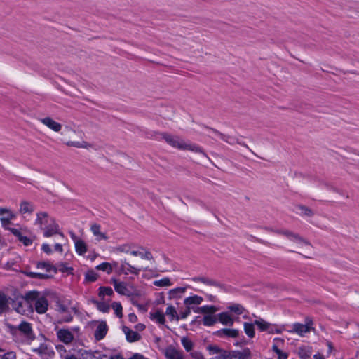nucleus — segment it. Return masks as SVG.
<instances>
[{
  "label": "nucleus",
  "mask_w": 359,
  "mask_h": 359,
  "mask_svg": "<svg viewBox=\"0 0 359 359\" xmlns=\"http://www.w3.org/2000/svg\"><path fill=\"white\" fill-rule=\"evenodd\" d=\"M25 298L32 302H35V311L38 313H45L48 307V302L47 299L42 296L40 292L36 290L29 291L25 294Z\"/></svg>",
  "instance_id": "nucleus-1"
},
{
  "label": "nucleus",
  "mask_w": 359,
  "mask_h": 359,
  "mask_svg": "<svg viewBox=\"0 0 359 359\" xmlns=\"http://www.w3.org/2000/svg\"><path fill=\"white\" fill-rule=\"evenodd\" d=\"M194 282H201L208 286H213L219 288L222 292L231 293L233 291V288L227 284L223 283L219 280L212 279L204 276H196L192 278Z\"/></svg>",
  "instance_id": "nucleus-2"
},
{
  "label": "nucleus",
  "mask_w": 359,
  "mask_h": 359,
  "mask_svg": "<svg viewBox=\"0 0 359 359\" xmlns=\"http://www.w3.org/2000/svg\"><path fill=\"white\" fill-rule=\"evenodd\" d=\"M158 135L170 146L183 149L185 143L178 136H174L166 133H159Z\"/></svg>",
  "instance_id": "nucleus-3"
},
{
  "label": "nucleus",
  "mask_w": 359,
  "mask_h": 359,
  "mask_svg": "<svg viewBox=\"0 0 359 359\" xmlns=\"http://www.w3.org/2000/svg\"><path fill=\"white\" fill-rule=\"evenodd\" d=\"M142 269L141 268H137L133 266H132L130 264L126 262V260L121 261V264L120 265L119 268L116 270V273L119 275L121 274H125L128 275V273H132L134 275H139L140 272Z\"/></svg>",
  "instance_id": "nucleus-4"
},
{
  "label": "nucleus",
  "mask_w": 359,
  "mask_h": 359,
  "mask_svg": "<svg viewBox=\"0 0 359 359\" xmlns=\"http://www.w3.org/2000/svg\"><path fill=\"white\" fill-rule=\"evenodd\" d=\"M313 324V321L309 318H306V323L302 324L296 323L292 325V332L297 333L300 336H303L304 334L309 332L311 330V325Z\"/></svg>",
  "instance_id": "nucleus-5"
},
{
  "label": "nucleus",
  "mask_w": 359,
  "mask_h": 359,
  "mask_svg": "<svg viewBox=\"0 0 359 359\" xmlns=\"http://www.w3.org/2000/svg\"><path fill=\"white\" fill-rule=\"evenodd\" d=\"M56 335L60 341L67 345L71 344L74 339V334L69 329H58L56 331Z\"/></svg>",
  "instance_id": "nucleus-6"
},
{
  "label": "nucleus",
  "mask_w": 359,
  "mask_h": 359,
  "mask_svg": "<svg viewBox=\"0 0 359 359\" xmlns=\"http://www.w3.org/2000/svg\"><path fill=\"white\" fill-rule=\"evenodd\" d=\"M207 128L208 130L212 131L215 134L218 135L221 140L227 142L228 144H234L237 143L238 144H241L242 146H244V147L248 148V147L244 142H240L235 137L223 134V133H220L219 131H218L217 130L212 128L207 127Z\"/></svg>",
  "instance_id": "nucleus-7"
},
{
  "label": "nucleus",
  "mask_w": 359,
  "mask_h": 359,
  "mask_svg": "<svg viewBox=\"0 0 359 359\" xmlns=\"http://www.w3.org/2000/svg\"><path fill=\"white\" fill-rule=\"evenodd\" d=\"M42 229H43V236L46 238L55 234H60L64 236L63 233L60 232L59 225L55 222V219H51L50 224L44 226Z\"/></svg>",
  "instance_id": "nucleus-8"
},
{
  "label": "nucleus",
  "mask_w": 359,
  "mask_h": 359,
  "mask_svg": "<svg viewBox=\"0 0 359 359\" xmlns=\"http://www.w3.org/2000/svg\"><path fill=\"white\" fill-rule=\"evenodd\" d=\"M30 301H28L25 298V295L22 296H17L12 302V306L15 309V311L18 313H24L25 309L24 308V305L29 304Z\"/></svg>",
  "instance_id": "nucleus-9"
},
{
  "label": "nucleus",
  "mask_w": 359,
  "mask_h": 359,
  "mask_svg": "<svg viewBox=\"0 0 359 359\" xmlns=\"http://www.w3.org/2000/svg\"><path fill=\"white\" fill-rule=\"evenodd\" d=\"M111 283L113 284L114 287V290L116 292H118L120 294L126 295L128 297H130L133 295L131 293L129 292L128 290L126 287V283L124 282L118 281L116 278H111Z\"/></svg>",
  "instance_id": "nucleus-10"
},
{
  "label": "nucleus",
  "mask_w": 359,
  "mask_h": 359,
  "mask_svg": "<svg viewBox=\"0 0 359 359\" xmlns=\"http://www.w3.org/2000/svg\"><path fill=\"white\" fill-rule=\"evenodd\" d=\"M213 334L221 338H236L239 335V331L238 330L236 329L222 328L219 330L215 332Z\"/></svg>",
  "instance_id": "nucleus-11"
},
{
  "label": "nucleus",
  "mask_w": 359,
  "mask_h": 359,
  "mask_svg": "<svg viewBox=\"0 0 359 359\" xmlns=\"http://www.w3.org/2000/svg\"><path fill=\"white\" fill-rule=\"evenodd\" d=\"M32 351L40 355L43 359H48L55 354V352L45 344H41L38 348H33Z\"/></svg>",
  "instance_id": "nucleus-12"
},
{
  "label": "nucleus",
  "mask_w": 359,
  "mask_h": 359,
  "mask_svg": "<svg viewBox=\"0 0 359 359\" xmlns=\"http://www.w3.org/2000/svg\"><path fill=\"white\" fill-rule=\"evenodd\" d=\"M51 219H54L49 217L46 212H39L36 214L35 224L39 225L41 229H43V226H46L50 224Z\"/></svg>",
  "instance_id": "nucleus-13"
},
{
  "label": "nucleus",
  "mask_w": 359,
  "mask_h": 359,
  "mask_svg": "<svg viewBox=\"0 0 359 359\" xmlns=\"http://www.w3.org/2000/svg\"><path fill=\"white\" fill-rule=\"evenodd\" d=\"M273 341L276 342L272 346L273 351L278 355V359H287L288 355L287 353L282 351L278 348V346L280 344H284V339L281 338H275Z\"/></svg>",
  "instance_id": "nucleus-14"
},
{
  "label": "nucleus",
  "mask_w": 359,
  "mask_h": 359,
  "mask_svg": "<svg viewBox=\"0 0 359 359\" xmlns=\"http://www.w3.org/2000/svg\"><path fill=\"white\" fill-rule=\"evenodd\" d=\"M108 331V327L105 321H102L97 325L94 337L96 340L100 341L104 338Z\"/></svg>",
  "instance_id": "nucleus-15"
},
{
  "label": "nucleus",
  "mask_w": 359,
  "mask_h": 359,
  "mask_svg": "<svg viewBox=\"0 0 359 359\" xmlns=\"http://www.w3.org/2000/svg\"><path fill=\"white\" fill-rule=\"evenodd\" d=\"M254 324L257 326L258 329L261 332L267 331L269 334L274 333L273 328L271 325L260 317L257 318V319L254 321Z\"/></svg>",
  "instance_id": "nucleus-16"
},
{
  "label": "nucleus",
  "mask_w": 359,
  "mask_h": 359,
  "mask_svg": "<svg viewBox=\"0 0 359 359\" xmlns=\"http://www.w3.org/2000/svg\"><path fill=\"white\" fill-rule=\"evenodd\" d=\"M122 330L126 334V340L128 342H135L141 339V336L138 332L132 330L131 329L126 326H123Z\"/></svg>",
  "instance_id": "nucleus-17"
},
{
  "label": "nucleus",
  "mask_w": 359,
  "mask_h": 359,
  "mask_svg": "<svg viewBox=\"0 0 359 359\" xmlns=\"http://www.w3.org/2000/svg\"><path fill=\"white\" fill-rule=\"evenodd\" d=\"M18 330L24 334L25 337H26L27 339H33L34 338V334L33 331L31 327V324L22 321L19 325H18Z\"/></svg>",
  "instance_id": "nucleus-18"
},
{
  "label": "nucleus",
  "mask_w": 359,
  "mask_h": 359,
  "mask_svg": "<svg viewBox=\"0 0 359 359\" xmlns=\"http://www.w3.org/2000/svg\"><path fill=\"white\" fill-rule=\"evenodd\" d=\"M11 233H13L20 242L22 243L25 246L31 245L33 243V239L23 236L21 231L17 229H11Z\"/></svg>",
  "instance_id": "nucleus-19"
},
{
  "label": "nucleus",
  "mask_w": 359,
  "mask_h": 359,
  "mask_svg": "<svg viewBox=\"0 0 359 359\" xmlns=\"http://www.w3.org/2000/svg\"><path fill=\"white\" fill-rule=\"evenodd\" d=\"M41 123H43L45 126L52 129L55 132H58L61 130L62 125L54 120H53L50 117H46L41 119Z\"/></svg>",
  "instance_id": "nucleus-20"
},
{
  "label": "nucleus",
  "mask_w": 359,
  "mask_h": 359,
  "mask_svg": "<svg viewBox=\"0 0 359 359\" xmlns=\"http://www.w3.org/2000/svg\"><path fill=\"white\" fill-rule=\"evenodd\" d=\"M217 320L226 326H232L234 323V320L228 312H222L217 314Z\"/></svg>",
  "instance_id": "nucleus-21"
},
{
  "label": "nucleus",
  "mask_w": 359,
  "mask_h": 359,
  "mask_svg": "<svg viewBox=\"0 0 359 359\" xmlns=\"http://www.w3.org/2000/svg\"><path fill=\"white\" fill-rule=\"evenodd\" d=\"M251 352L248 348H244L242 351H232V359H250Z\"/></svg>",
  "instance_id": "nucleus-22"
},
{
  "label": "nucleus",
  "mask_w": 359,
  "mask_h": 359,
  "mask_svg": "<svg viewBox=\"0 0 359 359\" xmlns=\"http://www.w3.org/2000/svg\"><path fill=\"white\" fill-rule=\"evenodd\" d=\"M100 225L98 224H93L90 226V231L93 233L94 236L97 237V241L100 240H107L108 237L104 233H102L100 231Z\"/></svg>",
  "instance_id": "nucleus-23"
},
{
  "label": "nucleus",
  "mask_w": 359,
  "mask_h": 359,
  "mask_svg": "<svg viewBox=\"0 0 359 359\" xmlns=\"http://www.w3.org/2000/svg\"><path fill=\"white\" fill-rule=\"evenodd\" d=\"M34 210V205L27 201H22L20 205V212L22 214H32Z\"/></svg>",
  "instance_id": "nucleus-24"
},
{
  "label": "nucleus",
  "mask_w": 359,
  "mask_h": 359,
  "mask_svg": "<svg viewBox=\"0 0 359 359\" xmlns=\"http://www.w3.org/2000/svg\"><path fill=\"white\" fill-rule=\"evenodd\" d=\"M166 359H183L182 353L175 348H168L165 353Z\"/></svg>",
  "instance_id": "nucleus-25"
},
{
  "label": "nucleus",
  "mask_w": 359,
  "mask_h": 359,
  "mask_svg": "<svg viewBox=\"0 0 359 359\" xmlns=\"http://www.w3.org/2000/svg\"><path fill=\"white\" fill-rule=\"evenodd\" d=\"M150 319L161 325H164L165 322L164 314L160 311H156L154 313H150Z\"/></svg>",
  "instance_id": "nucleus-26"
},
{
  "label": "nucleus",
  "mask_w": 359,
  "mask_h": 359,
  "mask_svg": "<svg viewBox=\"0 0 359 359\" xmlns=\"http://www.w3.org/2000/svg\"><path fill=\"white\" fill-rule=\"evenodd\" d=\"M202 302H203V298L200 296L195 294V295L185 298L184 300V304L186 306H189V305H191V304L199 305L201 304Z\"/></svg>",
  "instance_id": "nucleus-27"
},
{
  "label": "nucleus",
  "mask_w": 359,
  "mask_h": 359,
  "mask_svg": "<svg viewBox=\"0 0 359 359\" xmlns=\"http://www.w3.org/2000/svg\"><path fill=\"white\" fill-rule=\"evenodd\" d=\"M227 309L230 312L236 315H241L246 311L245 309L240 304H232L229 305Z\"/></svg>",
  "instance_id": "nucleus-28"
},
{
  "label": "nucleus",
  "mask_w": 359,
  "mask_h": 359,
  "mask_svg": "<svg viewBox=\"0 0 359 359\" xmlns=\"http://www.w3.org/2000/svg\"><path fill=\"white\" fill-rule=\"evenodd\" d=\"M9 309L8 306V299L5 294L0 292V313H4L8 311Z\"/></svg>",
  "instance_id": "nucleus-29"
},
{
  "label": "nucleus",
  "mask_w": 359,
  "mask_h": 359,
  "mask_svg": "<svg viewBox=\"0 0 359 359\" xmlns=\"http://www.w3.org/2000/svg\"><path fill=\"white\" fill-rule=\"evenodd\" d=\"M217 321V315H205L203 318V324L208 327L214 325Z\"/></svg>",
  "instance_id": "nucleus-30"
},
{
  "label": "nucleus",
  "mask_w": 359,
  "mask_h": 359,
  "mask_svg": "<svg viewBox=\"0 0 359 359\" xmlns=\"http://www.w3.org/2000/svg\"><path fill=\"white\" fill-rule=\"evenodd\" d=\"M75 250L79 255H83L87 252V245L83 240L76 241Z\"/></svg>",
  "instance_id": "nucleus-31"
},
{
  "label": "nucleus",
  "mask_w": 359,
  "mask_h": 359,
  "mask_svg": "<svg viewBox=\"0 0 359 359\" xmlns=\"http://www.w3.org/2000/svg\"><path fill=\"white\" fill-rule=\"evenodd\" d=\"M254 325H255V324H254V322L253 323H246L245 322L243 323L245 333L250 338H253L255 335Z\"/></svg>",
  "instance_id": "nucleus-32"
},
{
  "label": "nucleus",
  "mask_w": 359,
  "mask_h": 359,
  "mask_svg": "<svg viewBox=\"0 0 359 359\" xmlns=\"http://www.w3.org/2000/svg\"><path fill=\"white\" fill-rule=\"evenodd\" d=\"M36 268L38 269H44L46 272H51V271H53L54 273L57 272V269L46 262H38L36 264Z\"/></svg>",
  "instance_id": "nucleus-33"
},
{
  "label": "nucleus",
  "mask_w": 359,
  "mask_h": 359,
  "mask_svg": "<svg viewBox=\"0 0 359 359\" xmlns=\"http://www.w3.org/2000/svg\"><path fill=\"white\" fill-rule=\"evenodd\" d=\"M185 287H176L169 291L170 299L180 298L181 295L185 292Z\"/></svg>",
  "instance_id": "nucleus-34"
},
{
  "label": "nucleus",
  "mask_w": 359,
  "mask_h": 359,
  "mask_svg": "<svg viewBox=\"0 0 359 359\" xmlns=\"http://www.w3.org/2000/svg\"><path fill=\"white\" fill-rule=\"evenodd\" d=\"M165 314L170 316V320H179L180 316H178L175 308L173 306H169L167 307Z\"/></svg>",
  "instance_id": "nucleus-35"
},
{
  "label": "nucleus",
  "mask_w": 359,
  "mask_h": 359,
  "mask_svg": "<svg viewBox=\"0 0 359 359\" xmlns=\"http://www.w3.org/2000/svg\"><path fill=\"white\" fill-rule=\"evenodd\" d=\"M296 207L299 210H301V213H300L301 215L306 216V217H312L314 215V212H313V210L306 205L299 204V205H297Z\"/></svg>",
  "instance_id": "nucleus-36"
},
{
  "label": "nucleus",
  "mask_w": 359,
  "mask_h": 359,
  "mask_svg": "<svg viewBox=\"0 0 359 359\" xmlns=\"http://www.w3.org/2000/svg\"><path fill=\"white\" fill-rule=\"evenodd\" d=\"M93 304L96 305L97 309L102 312V313H107L109 311V306L104 302H99L97 300H93Z\"/></svg>",
  "instance_id": "nucleus-37"
},
{
  "label": "nucleus",
  "mask_w": 359,
  "mask_h": 359,
  "mask_svg": "<svg viewBox=\"0 0 359 359\" xmlns=\"http://www.w3.org/2000/svg\"><path fill=\"white\" fill-rule=\"evenodd\" d=\"M217 310L218 309L215 306L205 305L200 307V313L208 315L215 313Z\"/></svg>",
  "instance_id": "nucleus-38"
},
{
  "label": "nucleus",
  "mask_w": 359,
  "mask_h": 359,
  "mask_svg": "<svg viewBox=\"0 0 359 359\" xmlns=\"http://www.w3.org/2000/svg\"><path fill=\"white\" fill-rule=\"evenodd\" d=\"M113 294V290L109 287H100L99 288L98 295L101 299H104L105 295L111 296Z\"/></svg>",
  "instance_id": "nucleus-39"
},
{
  "label": "nucleus",
  "mask_w": 359,
  "mask_h": 359,
  "mask_svg": "<svg viewBox=\"0 0 359 359\" xmlns=\"http://www.w3.org/2000/svg\"><path fill=\"white\" fill-rule=\"evenodd\" d=\"M290 241H294L297 243H303L306 245H311V243L307 240L304 239L302 236H300L299 234L295 233L293 232L292 236H291V238H290Z\"/></svg>",
  "instance_id": "nucleus-40"
},
{
  "label": "nucleus",
  "mask_w": 359,
  "mask_h": 359,
  "mask_svg": "<svg viewBox=\"0 0 359 359\" xmlns=\"http://www.w3.org/2000/svg\"><path fill=\"white\" fill-rule=\"evenodd\" d=\"M181 343L186 351L189 352L192 350L194 344L189 338L186 337H182L181 339Z\"/></svg>",
  "instance_id": "nucleus-41"
},
{
  "label": "nucleus",
  "mask_w": 359,
  "mask_h": 359,
  "mask_svg": "<svg viewBox=\"0 0 359 359\" xmlns=\"http://www.w3.org/2000/svg\"><path fill=\"white\" fill-rule=\"evenodd\" d=\"M96 269L106 271L110 274L112 272V265L109 262H102L96 266Z\"/></svg>",
  "instance_id": "nucleus-42"
},
{
  "label": "nucleus",
  "mask_w": 359,
  "mask_h": 359,
  "mask_svg": "<svg viewBox=\"0 0 359 359\" xmlns=\"http://www.w3.org/2000/svg\"><path fill=\"white\" fill-rule=\"evenodd\" d=\"M183 150H191L197 153H201L203 155L205 156V154L203 151L202 149L196 145V144H184Z\"/></svg>",
  "instance_id": "nucleus-43"
},
{
  "label": "nucleus",
  "mask_w": 359,
  "mask_h": 359,
  "mask_svg": "<svg viewBox=\"0 0 359 359\" xmlns=\"http://www.w3.org/2000/svg\"><path fill=\"white\" fill-rule=\"evenodd\" d=\"M266 229L267 231H272V232H274L278 234L283 235L285 237H287L289 240H290V238H291V236H292V233H293L292 231H290L289 230H284V229L273 230L270 228H266Z\"/></svg>",
  "instance_id": "nucleus-44"
},
{
  "label": "nucleus",
  "mask_w": 359,
  "mask_h": 359,
  "mask_svg": "<svg viewBox=\"0 0 359 359\" xmlns=\"http://www.w3.org/2000/svg\"><path fill=\"white\" fill-rule=\"evenodd\" d=\"M98 275L93 270L88 271L85 274V280L88 282H95Z\"/></svg>",
  "instance_id": "nucleus-45"
},
{
  "label": "nucleus",
  "mask_w": 359,
  "mask_h": 359,
  "mask_svg": "<svg viewBox=\"0 0 359 359\" xmlns=\"http://www.w3.org/2000/svg\"><path fill=\"white\" fill-rule=\"evenodd\" d=\"M154 285L158 287H165L171 285L172 283L169 278H163L161 280H155Z\"/></svg>",
  "instance_id": "nucleus-46"
},
{
  "label": "nucleus",
  "mask_w": 359,
  "mask_h": 359,
  "mask_svg": "<svg viewBox=\"0 0 359 359\" xmlns=\"http://www.w3.org/2000/svg\"><path fill=\"white\" fill-rule=\"evenodd\" d=\"M111 307L114 310L115 314L118 318H121L123 316L122 313V306L120 302H114L111 304Z\"/></svg>",
  "instance_id": "nucleus-47"
},
{
  "label": "nucleus",
  "mask_w": 359,
  "mask_h": 359,
  "mask_svg": "<svg viewBox=\"0 0 359 359\" xmlns=\"http://www.w3.org/2000/svg\"><path fill=\"white\" fill-rule=\"evenodd\" d=\"M215 359H232V351H229L222 349L219 355L216 356Z\"/></svg>",
  "instance_id": "nucleus-48"
},
{
  "label": "nucleus",
  "mask_w": 359,
  "mask_h": 359,
  "mask_svg": "<svg viewBox=\"0 0 359 359\" xmlns=\"http://www.w3.org/2000/svg\"><path fill=\"white\" fill-rule=\"evenodd\" d=\"M3 228L11 232V229L13 228L9 227V224L11 223V220L8 217H1L0 219Z\"/></svg>",
  "instance_id": "nucleus-49"
},
{
  "label": "nucleus",
  "mask_w": 359,
  "mask_h": 359,
  "mask_svg": "<svg viewBox=\"0 0 359 359\" xmlns=\"http://www.w3.org/2000/svg\"><path fill=\"white\" fill-rule=\"evenodd\" d=\"M207 350L209 351L210 354H217L222 351V348L215 345H208L207 346Z\"/></svg>",
  "instance_id": "nucleus-50"
},
{
  "label": "nucleus",
  "mask_w": 359,
  "mask_h": 359,
  "mask_svg": "<svg viewBox=\"0 0 359 359\" xmlns=\"http://www.w3.org/2000/svg\"><path fill=\"white\" fill-rule=\"evenodd\" d=\"M141 249L144 250V252H140V257L142 259H145L147 260L153 259V255L149 251L146 250L143 247H141Z\"/></svg>",
  "instance_id": "nucleus-51"
},
{
  "label": "nucleus",
  "mask_w": 359,
  "mask_h": 359,
  "mask_svg": "<svg viewBox=\"0 0 359 359\" xmlns=\"http://www.w3.org/2000/svg\"><path fill=\"white\" fill-rule=\"evenodd\" d=\"M81 355L83 359H95V358L94 353L91 351L85 350L81 353Z\"/></svg>",
  "instance_id": "nucleus-52"
},
{
  "label": "nucleus",
  "mask_w": 359,
  "mask_h": 359,
  "mask_svg": "<svg viewBox=\"0 0 359 359\" xmlns=\"http://www.w3.org/2000/svg\"><path fill=\"white\" fill-rule=\"evenodd\" d=\"M86 144V142H72V141H69L67 143V144L68 146L75 147L77 148L85 147L86 146L84 144Z\"/></svg>",
  "instance_id": "nucleus-53"
},
{
  "label": "nucleus",
  "mask_w": 359,
  "mask_h": 359,
  "mask_svg": "<svg viewBox=\"0 0 359 359\" xmlns=\"http://www.w3.org/2000/svg\"><path fill=\"white\" fill-rule=\"evenodd\" d=\"M6 326L8 329V332L13 335L15 336L18 334V326H14L9 323L6 324Z\"/></svg>",
  "instance_id": "nucleus-54"
},
{
  "label": "nucleus",
  "mask_w": 359,
  "mask_h": 359,
  "mask_svg": "<svg viewBox=\"0 0 359 359\" xmlns=\"http://www.w3.org/2000/svg\"><path fill=\"white\" fill-rule=\"evenodd\" d=\"M56 306L57 310L60 313H66L68 311L67 307L65 304H62L60 301L57 302Z\"/></svg>",
  "instance_id": "nucleus-55"
},
{
  "label": "nucleus",
  "mask_w": 359,
  "mask_h": 359,
  "mask_svg": "<svg viewBox=\"0 0 359 359\" xmlns=\"http://www.w3.org/2000/svg\"><path fill=\"white\" fill-rule=\"evenodd\" d=\"M116 250L121 252L129 253L130 252V247L128 245H122L117 247Z\"/></svg>",
  "instance_id": "nucleus-56"
},
{
  "label": "nucleus",
  "mask_w": 359,
  "mask_h": 359,
  "mask_svg": "<svg viewBox=\"0 0 359 359\" xmlns=\"http://www.w3.org/2000/svg\"><path fill=\"white\" fill-rule=\"evenodd\" d=\"M16 358V355H15V353L13 351H10V352H7L6 353H5L1 359H15Z\"/></svg>",
  "instance_id": "nucleus-57"
},
{
  "label": "nucleus",
  "mask_w": 359,
  "mask_h": 359,
  "mask_svg": "<svg viewBox=\"0 0 359 359\" xmlns=\"http://www.w3.org/2000/svg\"><path fill=\"white\" fill-rule=\"evenodd\" d=\"M73 320V316L71 314L64 316L61 320L58 321L59 323H70Z\"/></svg>",
  "instance_id": "nucleus-58"
},
{
  "label": "nucleus",
  "mask_w": 359,
  "mask_h": 359,
  "mask_svg": "<svg viewBox=\"0 0 359 359\" xmlns=\"http://www.w3.org/2000/svg\"><path fill=\"white\" fill-rule=\"evenodd\" d=\"M191 313V308L187 306L186 309L180 313V318L182 319L186 318Z\"/></svg>",
  "instance_id": "nucleus-59"
},
{
  "label": "nucleus",
  "mask_w": 359,
  "mask_h": 359,
  "mask_svg": "<svg viewBox=\"0 0 359 359\" xmlns=\"http://www.w3.org/2000/svg\"><path fill=\"white\" fill-rule=\"evenodd\" d=\"M41 250L46 254H50L52 252V250L50 245L47 243H43L41 246Z\"/></svg>",
  "instance_id": "nucleus-60"
},
{
  "label": "nucleus",
  "mask_w": 359,
  "mask_h": 359,
  "mask_svg": "<svg viewBox=\"0 0 359 359\" xmlns=\"http://www.w3.org/2000/svg\"><path fill=\"white\" fill-rule=\"evenodd\" d=\"M136 307L138 308V309L142 311V313H145L148 310V306L147 304H139Z\"/></svg>",
  "instance_id": "nucleus-61"
},
{
  "label": "nucleus",
  "mask_w": 359,
  "mask_h": 359,
  "mask_svg": "<svg viewBox=\"0 0 359 359\" xmlns=\"http://www.w3.org/2000/svg\"><path fill=\"white\" fill-rule=\"evenodd\" d=\"M50 278V276L48 275L47 273H37L36 278L39 279H48Z\"/></svg>",
  "instance_id": "nucleus-62"
},
{
  "label": "nucleus",
  "mask_w": 359,
  "mask_h": 359,
  "mask_svg": "<svg viewBox=\"0 0 359 359\" xmlns=\"http://www.w3.org/2000/svg\"><path fill=\"white\" fill-rule=\"evenodd\" d=\"M191 355L195 359H204L203 355L200 352H194Z\"/></svg>",
  "instance_id": "nucleus-63"
},
{
  "label": "nucleus",
  "mask_w": 359,
  "mask_h": 359,
  "mask_svg": "<svg viewBox=\"0 0 359 359\" xmlns=\"http://www.w3.org/2000/svg\"><path fill=\"white\" fill-rule=\"evenodd\" d=\"M128 359H144V355L140 353H134L130 358Z\"/></svg>",
  "instance_id": "nucleus-64"
}]
</instances>
